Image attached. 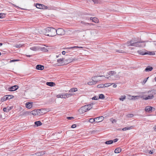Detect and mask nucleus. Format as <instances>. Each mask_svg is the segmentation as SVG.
<instances>
[{
	"mask_svg": "<svg viewBox=\"0 0 156 156\" xmlns=\"http://www.w3.org/2000/svg\"><path fill=\"white\" fill-rule=\"evenodd\" d=\"M2 43H0V47L2 46Z\"/></svg>",
	"mask_w": 156,
	"mask_h": 156,
	"instance_id": "nucleus-63",
	"label": "nucleus"
},
{
	"mask_svg": "<svg viewBox=\"0 0 156 156\" xmlns=\"http://www.w3.org/2000/svg\"><path fill=\"white\" fill-rule=\"evenodd\" d=\"M147 54L150 55H155V52L154 51H148L147 52Z\"/></svg>",
	"mask_w": 156,
	"mask_h": 156,
	"instance_id": "nucleus-30",
	"label": "nucleus"
},
{
	"mask_svg": "<svg viewBox=\"0 0 156 156\" xmlns=\"http://www.w3.org/2000/svg\"><path fill=\"white\" fill-rule=\"evenodd\" d=\"M19 60H18V59H13V60H11L10 61V62H16V61H19Z\"/></svg>",
	"mask_w": 156,
	"mask_h": 156,
	"instance_id": "nucleus-47",
	"label": "nucleus"
},
{
	"mask_svg": "<svg viewBox=\"0 0 156 156\" xmlns=\"http://www.w3.org/2000/svg\"><path fill=\"white\" fill-rule=\"evenodd\" d=\"M15 46H16V47L17 48H20L21 46V45L20 44H16V45Z\"/></svg>",
	"mask_w": 156,
	"mask_h": 156,
	"instance_id": "nucleus-53",
	"label": "nucleus"
},
{
	"mask_svg": "<svg viewBox=\"0 0 156 156\" xmlns=\"http://www.w3.org/2000/svg\"><path fill=\"white\" fill-rule=\"evenodd\" d=\"M94 104L93 103H92L90 104L86 105V106H87V108H88V110H90L92 108V106Z\"/></svg>",
	"mask_w": 156,
	"mask_h": 156,
	"instance_id": "nucleus-24",
	"label": "nucleus"
},
{
	"mask_svg": "<svg viewBox=\"0 0 156 156\" xmlns=\"http://www.w3.org/2000/svg\"><path fill=\"white\" fill-rule=\"evenodd\" d=\"M26 56L27 57H31L32 55H26Z\"/></svg>",
	"mask_w": 156,
	"mask_h": 156,
	"instance_id": "nucleus-57",
	"label": "nucleus"
},
{
	"mask_svg": "<svg viewBox=\"0 0 156 156\" xmlns=\"http://www.w3.org/2000/svg\"><path fill=\"white\" fill-rule=\"evenodd\" d=\"M26 107L28 108H30L32 107V102H27L25 104Z\"/></svg>",
	"mask_w": 156,
	"mask_h": 156,
	"instance_id": "nucleus-11",
	"label": "nucleus"
},
{
	"mask_svg": "<svg viewBox=\"0 0 156 156\" xmlns=\"http://www.w3.org/2000/svg\"><path fill=\"white\" fill-rule=\"evenodd\" d=\"M116 52H118L120 53H125V51L124 50H116Z\"/></svg>",
	"mask_w": 156,
	"mask_h": 156,
	"instance_id": "nucleus-35",
	"label": "nucleus"
},
{
	"mask_svg": "<svg viewBox=\"0 0 156 156\" xmlns=\"http://www.w3.org/2000/svg\"><path fill=\"white\" fill-rule=\"evenodd\" d=\"M62 53L63 55H65L66 54V52L65 51H62Z\"/></svg>",
	"mask_w": 156,
	"mask_h": 156,
	"instance_id": "nucleus-55",
	"label": "nucleus"
},
{
	"mask_svg": "<svg viewBox=\"0 0 156 156\" xmlns=\"http://www.w3.org/2000/svg\"><path fill=\"white\" fill-rule=\"evenodd\" d=\"M34 124L37 126H41L42 124V123L39 121L35 122H34Z\"/></svg>",
	"mask_w": 156,
	"mask_h": 156,
	"instance_id": "nucleus-23",
	"label": "nucleus"
},
{
	"mask_svg": "<svg viewBox=\"0 0 156 156\" xmlns=\"http://www.w3.org/2000/svg\"><path fill=\"white\" fill-rule=\"evenodd\" d=\"M121 151H122V149L121 148L118 147L115 149L114 152H115V153H119L120 152H121Z\"/></svg>",
	"mask_w": 156,
	"mask_h": 156,
	"instance_id": "nucleus-20",
	"label": "nucleus"
},
{
	"mask_svg": "<svg viewBox=\"0 0 156 156\" xmlns=\"http://www.w3.org/2000/svg\"><path fill=\"white\" fill-rule=\"evenodd\" d=\"M116 74V72L114 71H110L107 72V75L106 76H113Z\"/></svg>",
	"mask_w": 156,
	"mask_h": 156,
	"instance_id": "nucleus-16",
	"label": "nucleus"
},
{
	"mask_svg": "<svg viewBox=\"0 0 156 156\" xmlns=\"http://www.w3.org/2000/svg\"><path fill=\"white\" fill-rule=\"evenodd\" d=\"M113 83H106L105 84H104V87H107L110 86L112 85Z\"/></svg>",
	"mask_w": 156,
	"mask_h": 156,
	"instance_id": "nucleus-39",
	"label": "nucleus"
},
{
	"mask_svg": "<svg viewBox=\"0 0 156 156\" xmlns=\"http://www.w3.org/2000/svg\"><path fill=\"white\" fill-rule=\"evenodd\" d=\"M103 76H95L92 77V81H89L87 83L89 85H92L96 84L98 81H100V80H96V78L99 77H102Z\"/></svg>",
	"mask_w": 156,
	"mask_h": 156,
	"instance_id": "nucleus-4",
	"label": "nucleus"
},
{
	"mask_svg": "<svg viewBox=\"0 0 156 156\" xmlns=\"http://www.w3.org/2000/svg\"><path fill=\"white\" fill-rule=\"evenodd\" d=\"M133 115L132 114H128L126 115L128 118H132L133 117Z\"/></svg>",
	"mask_w": 156,
	"mask_h": 156,
	"instance_id": "nucleus-43",
	"label": "nucleus"
},
{
	"mask_svg": "<svg viewBox=\"0 0 156 156\" xmlns=\"http://www.w3.org/2000/svg\"><path fill=\"white\" fill-rule=\"evenodd\" d=\"M93 18L92 17H91L90 18V20H93Z\"/></svg>",
	"mask_w": 156,
	"mask_h": 156,
	"instance_id": "nucleus-61",
	"label": "nucleus"
},
{
	"mask_svg": "<svg viewBox=\"0 0 156 156\" xmlns=\"http://www.w3.org/2000/svg\"><path fill=\"white\" fill-rule=\"evenodd\" d=\"M30 49L33 51H36L38 50L39 48L37 47L33 46L30 48Z\"/></svg>",
	"mask_w": 156,
	"mask_h": 156,
	"instance_id": "nucleus-21",
	"label": "nucleus"
},
{
	"mask_svg": "<svg viewBox=\"0 0 156 156\" xmlns=\"http://www.w3.org/2000/svg\"><path fill=\"white\" fill-rule=\"evenodd\" d=\"M148 95L146 97L144 96H142L141 98L147 100L149 99H151L154 98V95L156 94V90H151L147 92Z\"/></svg>",
	"mask_w": 156,
	"mask_h": 156,
	"instance_id": "nucleus-3",
	"label": "nucleus"
},
{
	"mask_svg": "<svg viewBox=\"0 0 156 156\" xmlns=\"http://www.w3.org/2000/svg\"><path fill=\"white\" fill-rule=\"evenodd\" d=\"M92 21L95 23H98L99 22V20L97 18L94 17L93 18Z\"/></svg>",
	"mask_w": 156,
	"mask_h": 156,
	"instance_id": "nucleus-27",
	"label": "nucleus"
},
{
	"mask_svg": "<svg viewBox=\"0 0 156 156\" xmlns=\"http://www.w3.org/2000/svg\"><path fill=\"white\" fill-rule=\"evenodd\" d=\"M87 106L86 105H84L81 107L79 110V112L80 114L84 113L88 111V108H87Z\"/></svg>",
	"mask_w": 156,
	"mask_h": 156,
	"instance_id": "nucleus-7",
	"label": "nucleus"
},
{
	"mask_svg": "<svg viewBox=\"0 0 156 156\" xmlns=\"http://www.w3.org/2000/svg\"><path fill=\"white\" fill-rule=\"evenodd\" d=\"M118 140V139H117V138H115V139H114V140H113L112 141H113V142H114V143H115V142H117Z\"/></svg>",
	"mask_w": 156,
	"mask_h": 156,
	"instance_id": "nucleus-52",
	"label": "nucleus"
},
{
	"mask_svg": "<svg viewBox=\"0 0 156 156\" xmlns=\"http://www.w3.org/2000/svg\"><path fill=\"white\" fill-rule=\"evenodd\" d=\"M66 94H61V97L62 98H66Z\"/></svg>",
	"mask_w": 156,
	"mask_h": 156,
	"instance_id": "nucleus-34",
	"label": "nucleus"
},
{
	"mask_svg": "<svg viewBox=\"0 0 156 156\" xmlns=\"http://www.w3.org/2000/svg\"><path fill=\"white\" fill-rule=\"evenodd\" d=\"M97 87L98 88H103L104 87V85L103 84H100L98 85Z\"/></svg>",
	"mask_w": 156,
	"mask_h": 156,
	"instance_id": "nucleus-38",
	"label": "nucleus"
},
{
	"mask_svg": "<svg viewBox=\"0 0 156 156\" xmlns=\"http://www.w3.org/2000/svg\"><path fill=\"white\" fill-rule=\"evenodd\" d=\"M149 77H148L147 78H145L144 79V80H143V82H142V85H144L147 82V79H148Z\"/></svg>",
	"mask_w": 156,
	"mask_h": 156,
	"instance_id": "nucleus-36",
	"label": "nucleus"
},
{
	"mask_svg": "<svg viewBox=\"0 0 156 156\" xmlns=\"http://www.w3.org/2000/svg\"><path fill=\"white\" fill-rule=\"evenodd\" d=\"M95 121V118L94 119H93V118H90V119L89 121V122L91 123H93V122H94Z\"/></svg>",
	"mask_w": 156,
	"mask_h": 156,
	"instance_id": "nucleus-33",
	"label": "nucleus"
},
{
	"mask_svg": "<svg viewBox=\"0 0 156 156\" xmlns=\"http://www.w3.org/2000/svg\"><path fill=\"white\" fill-rule=\"evenodd\" d=\"M45 30L46 31L45 35L46 36L52 37L56 35V29L53 27H48L46 28Z\"/></svg>",
	"mask_w": 156,
	"mask_h": 156,
	"instance_id": "nucleus-2",
	"label": "nucleus"
},
{
	"mask_svg": "<svg viewBox=\"0 0 156 156\" xmlns=\"http://www.w3.org/2000/svg\"><path fill=\"white\" fill-rule=\"evenodd\" d=\"M90 25V23H86V24H85V25Z\"/></svg>",
	"mask_w": 156,
	"mask_h": 156,
	"instance_id": "nucleus-62",
	"label": "nucleus"
},
{
	"mask_svg": "<svg viewBox=\"0 0 156 156\" xmlns=\"http://www.w3.org/2000/svg\"><path fill=\"white\" fill-rule=\"evenodd\" d=\"M46 84L50 87L54 86L55 85V83L53 82H47L46 83Z\"/></svg>",
	"mask_w": 156,
	"mask_h": 156,
	"instance_id": "nucleus-19",
	"label": "nucleus"
},
{
	"mask_svg": "<svg viewBox=\"0 0 156 156\" xmlns=\"http://www.w3.org/2000/svg\"><path fill=\"white\" fill-rule=\"evenodd\" d=\"M94 3L95 4H97L98 3V2L97 0H92Z\"/></svg>",
	"mask_w": 156,
	"mask_h": 156,
	"instance_id": "nucleus-49",
	"label": "nucleus"
},
{
	"mask_svg": "<svg viewBox=\"0 0 156 156\" xmlns=\"http://www.w3.org/2000/svg\"><path fill=\"white\" fill-rule=\"evenodd\" d=\"M113 87H114V88H115V87H117V85L116 84H114L113 85Z\"/></svg>",
	"mask_w": 156,
	"mask_h": 156,
	"instance_id": "nucleus-56",
	"label": "nucleus"
},
{
	"mask_svg": "<svg viewBox=\"0 0 156 156\" xmlns=\"http://www.w3.org/2000/svg\"><path fill=\"white\" fill-rule=\"evenodd\" d=\"M105 98V96L104 94H99L98 99H104Z\"/></svg>",
	"mask_w": 156,
	"mask_h": 156,
	"instance_id": "nucleus-29",
	"label": "nucleus"
},
{
	"mask_svg": "<svg viewBox=\"0 0 156 156\" xmlns=\"http://www.w3.org/2000/svg\"><path fill=\"white\" fill-rule=\"evenodd\" d=\"M5 16V14L2 13H0V18H4Z\"/></svg>",
	"mask_w": 156,
	"mask_h": 156,
	"instance_id": "nucleus-40",
	"label": "nucleus"
},
{
	"mask_svg": "<svg viewBox=\"0 0 156 156\" xmlns=\"http://www.w3.org/2000/svg\"><path fill=\"white\" fill-rule=\"evenodd\" d=\"M18 88V86L17 85H14L8 88V90L9 91H12L16 90Z\"/></svg>",
	"mask_w": 156,
	"mask_h": 156,
	"instance_id": "nucleus-8",
	"label": "nucleus"
},
{
	"mask_svg": "<svg viewBox=\"0 0 156 156\" xmlns=\"http://www.w3.org/2000/svg\"><path fill=\"white\" fill-rule=\"evenodd\" d=\"M36 69L38 70H41L44 69V66L41 65H38L36 66Z\"/></svg>",
	"mask_w": 156,
	"mask_h": 156,
	"instance_id": "nucleus-15",
	"label": "nucleus"
},
{
	"mask_svg": "<svg viewBox=\"0 0 156 156\" xmlns=\"http://www.w3.org/2000/svg\"><path fill=\"white\" fill-rule=\"evenodd\" d=\"M31 114L34 115H38V114L37 113L36 110L33 111L31 112Z\"/></svg>",
	"mask_w": 156,
	"mask_h": 156,
	"instance_id": "nucleus-31",
	"label": "nucleus"
},
{
	"mask_svg": "<svg viewBox=\"0 0 156 156\" xmlns=\"http://www.w3.org/2000/svg\"><path fill=\"white\" fill-rule=\"evenodd\" d=\"M154 80L156 81V77L154 78Z\"/></svg>",
	"mask_w": 156,
	"mask_h": 156,
	"instance_id": "nucleus-64",
	"label": "nucleus"
},
{
	"mask_svg": "<svg viewBox=\"0 0 156 156\" xmlns=\"http://www.w3.org/2000/svg\"><path fill=\"white\" fill-rule=\"evenodd\" d=\"M154 131L156 132V126L154 127Z\"/></svg>",
	"mask_w": 156,
	"mask_h": 156,
	"instance_id": "nucleus-58",
	"label": "nucleus"
},
{
	"mask_svg": "<svg viewBox=\"0 0 156 156\" xmlns=\"http://www.w3.org/2000/svg\"><path fill=\"white\" fill-rule=\"evenodd\" d=\"M38 153L39 154V156H41L45 154L46 151H41L39 152H38Z\"/></svg>",
	"mask_w": 156,
	"mask_h": 156,
	"instance_id": "nucleus-26",
	"label": "nucleus"
},
{
	"mask_svg": "<svg viewBox=\"0 0 156 156\" xmlns=\"http://www.w3.org/2000/svg\"><path fill=\"white\" fill-rule=\"evenodd\" d=\"M3 110L4 112H7L9 111V109H7L6 108H4L3 109Z\"/></svg>",
	"mask_w": 156,
	"mask_h": 156,
	"instance_id": "nucleus-42",
	"label": "nucleus"
},
{
	"mask_svg": "<svg viewBox=\"0 0 156 156\" xmlns=\"http://www.w3.org/2000/svg\"><path fill=\"white\" fill-rule=\"evenodd\" d=\"M13 98V96L12 95H6L1 98V101L3 102L6 100L12 98Z\"/></svg>",
	"mask_w": 156,
	"mask_h": 156,
	"instance_id": "nucleus-6",
	"label": "nucleus"
},
{
	"mask_svg": "<svg viewBox=\"0 0 156 156\" xmlns=\"http://www.w3.org/2000/svg\"><path fill=\"white\" fill-rule=\"evenodd\" d=\"M2 118V115L0 114V120Z\"/></svg>",
	"mask_w": 156,
	"mask_h": 156,
	"instance_id": "nucleus-59",
	"label": "nucleus"
},
{
	"mask_svg": "<svg viewBox=\"0 0 156 156\" xmlns=\"http://www.w3.org/2000/svg\"><path fill=\"white\" fill-rule=\"evenodd\" d=\"M76 124H73L72 125V126H71V127L72 128H76Z\"/></svg>",
	"mask_w": 156,
	"mask_h": 156,
	"instance_id": "nucleus-51",
	"label": "nucleus"
},
{
	"mask_svg": "<svg viewBox=\"0 0 156 156\" xmlns=\"http://www.w3.org/2000/svg\"><path fill=\"white\" fill-rule=\"evenodd\" d=\"M77 90V88L75 87H74L73 88H72L69 90V92H75Z\"/></svg>",
	"mask_w": 156,
	"mask_h": 156,
	"instance_id": "nucleus-25",
	"label": "nucleus"
},
{
	"mask_svg": "<svg viewBox=\"0 0 156 156\" xmlns=\"http://www.w3.org/2000/svg\"><path fill=\"white\" fill-rule=\"evenodd\" d=\"M97 120L96 122H100L102 121L104 119L103 116H100L95 118Z\"/></svg>",
	"mask_w": 156,
	"mask_h": 156,
	"instance_id": "nucleus-10",
	"label": "nucleus"
},
{
	"mask_svg": "<svg viewBox=\"0 0 156 156\" xmlns=\"http://www.w3.org/2000/svg\"><path fill=\"white\" fill-rule=\"evenodd\" d=\"M113 143V141L112 140H109L105 142V144H110Z\"/></svg>",
	"mask_w": 156,
	"mask_h": 156,
	"instance_id": "nucleus-28",
	"label": "nucleus"
},
{
	"mask_svg": "<svg viewBox=\"0 0 156 156\" xmlns=\"http://www.w3.org/2000/svg\"><path fill=\"white\" fill-rule=\"evenodd\" d=\"M153 69L152 67L150 66H148L145 69V71L146 72H149L151 71Z\"/></svg>",
	"mask_w": 156,
	"mask_h": 156,
	"instance_id": "nucleus-18",
	"label": "nucleus"
},
{
	"mask_svg": "<svg viewBox=\"0 0 156 156\" xmlns=\"http://www.w3.org/2000/svg\"><path fill=\"white\" fill-rule=\"evenodd\" d=\"M36 6L37 8L41 9H43L44 6L42 4L37 3L36 4Z\"/></svg>",
	"mask_w": 156,
	"mask_h": 156,
	"instance_id": "nucleus-14",
	"label": "nucleus"
},
{
	"mask_svg": "<svg viewBox=\"0 0 156 156\" xmlns=\"http://www.w3.org/2000/svg\"><path fill=\"white\" fill-rule=\"evenodd\" d=\"M36 111L37 112V113L38 114V115H39L40 114V112L41 111V110L38 109L36 110Z\"/></svg>",
	"mask_w": 156,
	"mask_h": 156,
	"instance_id": "nucleus-45",
	"label": "nucleus"
},
{
	"mask_svg": "<svg viewBox=\"0 0 156 156\" xmlns=\"http://www.w3.org/2000/svg\"><path fill=\"white\" fill-rule=\"evenodd\" d=\"M137 96H132V98L131 99H137Z\"/></svg>",
	"mask_w": 156,
	"mask_h": 156,
	"instance_id": "nucleus-48",
	"label": "nucleus"
},
{
	"mask_svg": "<svg viewBox=\"0 0 156 156\" xmlns=\"http://www.w3.org/2000/svg\"><path fill=\"white\" fill-rule=\"evenodd\" d=\"M68 60H69L68 63L72 61H71V59H69Z\"/></svg>",
	"mask_w": 156,
	"mask_h": 156,
	"instance_id": "nucleus-60",
	"label": "nucleus"
},
{
	"mask_svg": "<svg viewBox=\"0 0 156 156\" xmlns=\"http://www.w3.org/2000/svg\"><path fill=\"white\" fill-rule=\"evenodd\" d=\"M63 58H60V59H58L57 60V62L58 63H59L60 65H63Z\"/></svg>",
	"mask_w": 156,
	"mask_h": 156,
	"instance_id": "nucleus-17",
	"label": "nucleus"
},
{
	"mask_svg": "<svg viewBox=\"0 0 156 156\" xmlns=\"http://www.w3.org/2000/svg\"><path fill=\"white\" fill-rule=\"evenodd\" d=\"M77 48H83V47H79V46H73V47H71L66 48V49H71V50L72 49V50H74L75 51H77L76 50V49Z\"/></svg>",
	"mask_w": 156,
	"mask_h": 156,
	"instance_id": "nucleus-9",
	"label": "nucleus"
},
{
	"mask_svg": "<svg viewBox=\"0 0 156 156\" xmlns=\"http://www.w3.org/2000/svg\"><path fill=\"white\" fill-rule=\"evenodd\" d=\"M56 35L58 34L59 35H62L65 34L64 30L61 28H59L56 30Z\"/></svg>",
	"mask_w": 156,
	"mask_h": 156,
	"instance_id": "nucleus-5",
	"label": "nucleus"
},
{
	"mask_svg": "<svg viewBox=\"0 0 156 156\" xmlns=\"http://www.w3.org/2000/svg\"><path fill=\"white\" fill-rule=\"evenodd\" d=\"M145 42V41H144L136 42L132 40L129 42H128L127 43L129 46L143 47L145 46V44L144 43Z\"/></svg>",
	"mask_w": 156,
	"mask_h": 156,
	"instance_id": "nucleus-1",
	"label": "nucleus"
},
{
	"mask_svg": "<svg viewBox=\"0 0 156 156\" xmlns=\"http://www.w3.org/2000/svg\"><path fill=\"white\" fill-rule=\"evenodd\" d=\"M30 156H39L38 152L33 154H31Z\"/></svg>",
	"mask_w": 156,
	"mask_h": 156,
	"instance_id": "nucleus-41",
	"label": "nucleus"
},
{
	"mask_svg": "<svg viewBox=\"0 0 156 156\" xmlns=\"http://www.w3.org/2000/svg\"><path fill=\"white\" fill-rule=\"evenodd\" d=\"M67 119L69 120H71L74 119L73 117H67Z\"/></svg>",
	"mask_w": 156,
	"mask_h": 156,
	"instance_id": "nucleus-50",
	"label": "nucleus"
},
{
	"mask_svg": "<svg viewBox=\"0 0 156 156\" xmlns=\"http://www.w3.org/2000/svg\"><path fill=\"white\" fill-rule=\"evenodd\" d=\"M110 120L112 123H116L117 122V120L116 119L113 118L110 119Z\"/></svg>",
	"mask_w": 156,
	"mask_h": 156,
	"instance_id": "nucleus-37",
	"label": "nucleus"
},
{
	"mask_svg": "<svg viewBox=\"0 0 156 156\" xmlns=\"http://www.w3.org/2000/svg\"><path fill=\"white\" fill-rule=\"evenodd\" d=\"M66 94V97L67 98H68L71 96H72L73 95V94L71 93H69V94Z\"/></svg>",
	"mask_w": 156,
	"mask_h": 156,
	"instance_id": "nucleus-44",
	"label": "nucleus"
},
{
	"mask_svg": "<svg viewBox=\"0 0 156 156\" xmlns=\"http://www.w3.org/2000/svg\"><path fill=\"white\" fill-rule=\"evenodd\" d=\"M98 99V98L97 96H94L92 98V100H97Z\"/></svg>",
	"mask_w": 156,
	"mask_h": 156,
	"instance_id": "nucleus-46",
	"label": "nucleus"
},
{
	"mask_svg": "<svg viewBox=\"0 0 156 156\" xmlns=\"http://www.w3.org/2000/svg\"><path fill=\"white\" fill-rule=\"evenodd\" d=\"M126 98V96L125 95L122 96L119 98V100L121 101H123Z\"/></svg>",
	"mask_w": 156,
	"mask_h": 156,
	"instance_id": "nucleus-32",
	"label": "nucleus"
},
{
	"mask_svg": "<svg viewBox=\"0 0 156 156\" xmlns=\"http://www.w3.org/2000/svg\"><path fill=\"white\" fill-rule=\"evenodd\" d=\"M152 107L149 106H146L145 107V110L147 112H151V110H152Z\"/></svg>",
	"mask_w": 156,
	"mask_h": 156,
	"instance_id": "nucleus-12",
	"label": "nucleus"
},
{
	"mask_svg": "<svg viewBox=\"0 0 156 156\" xmlns=\"http://www.w3.org/2000/svg\"><path fill=\"white\" fill-rule=\"evenodd\" d=\"M137 53L140 55H147V51L144 50H140L137 51Z\"/></svg>",
	"mask_w": 156,
	"mask_h": 156,
	"instance_id": "nucleus-13",
	"label": "nucleus"
},
{
	"mask_svg": "<svg viewBox=\"0 0 156 156\" xmlns=\"http://www.w3.org/2000/svg\"><path fill=\"white\" fill-rule=\"evenodd\" d=\"M57 97V98H61V94H58L57 96H56Z\"/></svg>",
	"mask_w": 156,
	"mask_h": 156,
	"instance_id": "nucleus-54",
	"label": "nucleus"
},
{
	"mask_svg": "<svg viewBox=\"0 0 156 156\" xmlns=\"http://www.w3.org/2000/svg\"><path fill=\"white\" fill-rule=\"evenodd\" d=\"M132 128H133V126H130V127L127 126V127H125L124 128H123L122 129V130L123 131H126V130L131 129Z\"/></svg>",
	"mask_w": 156,
	"mask_h": 156,
	"instance_id": "nucleus-22",
	"label": "nucleus"
}]
</instances>
